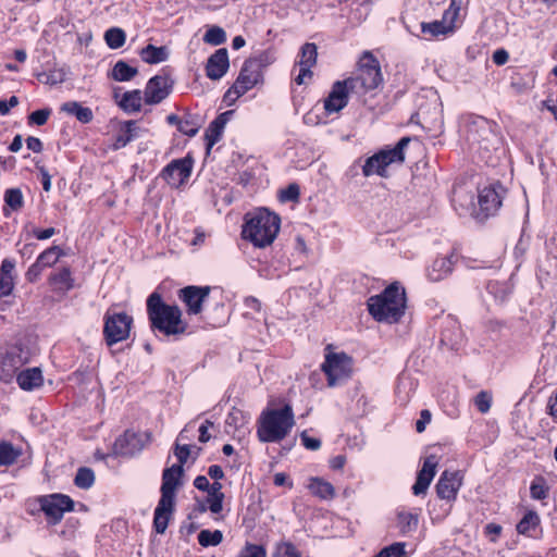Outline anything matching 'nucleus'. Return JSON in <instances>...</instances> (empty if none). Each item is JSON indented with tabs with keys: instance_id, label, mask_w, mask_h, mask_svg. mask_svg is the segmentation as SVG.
I'll return each mask as SVG.
<instances>
[{
	"instance_id": "nucleus-1",
	"label": "nucleus",
	"mask_w": 557,
	"mask_h": 557,
	"mask_svg": "<svg viewBox=\"0 0 557 557\" xmlns=\"http://www.w3.org/2000/svg\"><path fill=\"white\" fill-rule=\"evenodd\" d=\"M281 227V218L265 208H259L245 215L242 235L255 247L270 246L276 238Z\"/></svg>"
},
{
	"instance_id": "nucleus-2",
	"label": "nucleus",
	"mask_w": 557,
	"mask_h": 557,
	"mask_svg": "<svg viewBox=\"0 0 557 557\" xmlns=\"http://www.w3.org/2000/svg\"><path fill=\"white\" fill-rule=\"evenodd\" d=\"M147 314L153 331L166 336L186 333L187 323L182 319L181 309L176 305L165 304L157 292L147 298Z\"/></svg>"
},
{
	"instance_id": "nucleus-3",
	"label": "nucleus",
	"mask_w": 557,
	"mask_h": 557,
	"mask_svg": "<svg viewBox=\"0 0 557 557\" xmlns=\"http://www.w3.org/2000/svg\"><path fill=\"white\" fill-rule=\"evenodd\" d=\"M184 469L182 465H173L163 470L161 497L154 509L153 528L158 534H163L175 508L176 490L183 484Z\"/></svg>"
},
{
	"instance_id": "nucleus-4",
	"label": "nucleus",
	"mask_w": 557,
	"mask_h": 557,
	"mask_svg": "<svg viewBox=\"0 0 557 557\" xmlns=\"http://www.w3.org/2000/svg\"><path fill=\"white\" fill-rule=\"evenodd\" d=\"M368 310L377 322L396 323L405 314L406 294L398 283H392L381 294L368 299Z\"/></svg>"
},
{
	"instance_id": "nucleus-5",
	"label": "nucleus",
	"mask_w": 557,
	"mask_h": 557,
	"mask_svg": "<svg viewBox=\"0 0 557 557\" xmlns=\"http://www.w3.org/2000/svg\"><path fill=\"white\" fill-rule=\"evenodd\" d=\"M295 425L294 411L289 404L280 409H268L259 418L257 430L261 443L283 441Z\"/></svg>"
},
{
	"instance_id": "nucleus-6",
	"label": "nucleus",
	"mask_w": 557,
	"mask_h": 557,
	"mask_svg": "<svg viewBox=\"0 0 557 557\" xmlns=\"http://www.w3.org/2000/svg\"><path fill=\"white\" fill-rule=\"evenodd\" d=\"M354 94H364L379 87L382 82L381 67L371 52L366 51L360 60L358 73L346 79Z\"/></svg>"
},
{
	"instance_id": "nucleus-7",
	"label": "nucleus",
	"mask_w": 557,
	"mask_h": 557,
	"mask_svg": "<svg viewBox=\"0 0 557 557\" xmlns=\"http://www.w3.org/2000/svg\"><path fill=\"white\" fill-rule=\"evenodd\" d=\"M133 318L126 312H114L109 309L103 317V337L109 347L129 337Z\"/></svg>"
},
{
	"instance_id": "nucleus-8",
	"label": "nucleus",
	"mask_w": 557,
	"mask_h": 557,
	"mask_svg": "<svg viewBox=\"0 0 557 557\" xmlns=\"http://www.w3.org/2000/svg\"><path fill=\"white\" fill-rule=\"evenodd\" d=\"M321 369L327 377V385L335 386L343 380L349 377L351 372V358L345 352H331L326 355Z\"/></svg>"
},
{
	"instance_id": "nucleus-9",
	"label": "nucleus",
	"mask_w": 557,
	"mask_h": 557,
	"mask_svg": "<svg viewBox=\"0 0 557 557\" xmlns=\"http://www.w3.org/2000/svg\"><path fill=\"white\" fill-rule=\"evenodd\" d=\"M174 79L162 70L161 74L151 77L145 88V102L147 104H158L162 102L172 91Z\"/></svg>"
},
{
	"instance_id": "nucleus-10",
	"label": "nucleus",
	"mask_w": 557,
	"mask_h": 557,
	"mask_svg": "<svg viewBox=\"0 0 557 557\" xmlns=\"http://www.w3.org/2000/svg\"><path fill=\"white\" fill-rule=\"evenodd\" d=\"M40 508L51 523L57 524L62 520L64 512L73 510L74 502L67 495L53 494L40 499Z\"/></svg>"
},
{
	"instance_id": "nucleus-11",
	"label": "nucleus",
	"mask_w": 557,
	"mask_h": 557,
	"mask_svg": "<svg viewBox=\"0 0 557 557\" xmlns=\"http://www.w3.org/2000/svg\"><path fill=\"white\" fill-rule=\"evenodd\" d=\"M255 61H245L239 75L233 86L227 90L226 96L235 95L238 98L250 90L262 81V73L257 70Z\"/></svg>"
},
{
	"instance_id": "nucleus-12",
	"label": "nucleus",
	"mask_w": 557,
	"mask_h": 557,
	"mask_svg": "<svg viewBox=\"0 0 557 557\" xmlns=\"http://www.w3.org/2000/svg\"><path fill=\"white\" fill-rule=\"evenodd\" d=\"M193 164V159L189 157L173 160L162 171V177L169 185L177 188L189 178Z\"/></svg>"
},
{
	"instance_id": "nucleus-13",
	"label": "nucleus",
	"mask_w": 557,
	"mask_h": 557,
	"mask_svg": "<svg viewBox=\"0 0 557 557\" xmlns=\"http://www.w3.org/2000/svg\"><path fill=\"white\" fill-rule=\"evenodd\" d=\"M210 286H186L178 292V298L187 307L188 314H199L202 311V305L209 297Z\"/></svg>"
},
{
	"instance_id": "nucleus-14",
	"label": "nucleus",
	"mask_w": 557,
	"mask_h": 557,
	"mask_svg": "<svg viewBox=\"0 0 557 557\" xmlns=\"http://www.w3.org/2000/svg\"><path fill=\"white\" fill-rule=\"evenodd\" d=\"M462 480L463 476L460 471L445 470L435 485L436 495L441 499L454 502L462 485Z\"/></svg>"
},
{
	"instance_id": "nucleus-15",
	"label": "nucleus",
	"mask_w": 557,
	"mask_h": 557,
	"mask_svg": "<svg viewBox=\"0 0 557 557\" xmlns=\"http://www.w3.org/2000/svg\"><path fill=\"white\" fill-rule=\"evenodd\" d=\"M505 194L506 189L498 182L481 189L479 193V205L481 210L484 211L486 215L497 212L503 203Z\"/></svg>"
},
{
	"instance_id": "nucleus-16",
	"label": "nucleus",
	"mask_w": 557,
	"mask_h": 557,
	"mask_svg": "<svg viewBox=\"0 0 557 557\" xmlns=\"http://www.w3.org/2000/svg\"><path fill=\"white\" fill-rule=\"evenodd\" d=\"M350 85L346 79L335 82L324 100V110L330 114L339 112L347 106Z\"/></svg>"
},
{
	"instance_id": "nucleus-17",
	"label": "nucleus",
	"mask_w": 557,
	"mask_h": 557,
	"mask_svg": "<svg viewBox=\"0 0 557 557\" xmlns=\"http://www.w3.org/2000/svg\"><path fill=\"white\" fill-rule=\"evenodd\" d=\"M143 435L125 431L113 444V453L117 456L132 457L144 448Z\"/></svg>"
},
{
	"instance_id": "nucleus-18",
	"label": "nucleus",
	"mask_w": 557,
	"mask_h": 557,
	"mask_svg": "<svg viewBox=\"0 0 557 557\" xmlns=\"http://www.w3.org/2000/svg\"><path fill=\"white\" fill-rule=\"evenodd\" d=\"M300 59L298 61L299 74L296 76L295 82L297 85H302L306 83V79L312 78L311 69L317 63L318 58V47L315 44L307 42L300 49Z\"/></svg>"
},
{
	"instance_id": "nucleus-19",
	"label": "nucleus",
	"mask_w": 557,
	"mask_h": 557,
	"mask_svg": "<svg viewBox=\"0 0 557 557\" xmlns=\"http://www.w3.org/2000/svg\"><path fill=\"white\" fill-rule=\"evenodd\" d=\"M437 459L434 455L425 458L421 470L417 474V480L412 486V493L416 496L425 494L433 478L436 474Z\"/></svg>"
},
{
	"instance_id": "nucleus-20",
	"label": "nucleus",
	"mask_w": 557,
	"mask_h": 557,
	"mask_svg": "<svg viewBox=\"0 0 557 557\" xmlns=\"http://www.w3.org/2000/svg\"><path fill=\"white\" fill-rule=\"evenodd\" d=\"M228 67L227 49L220 48L209 57L206 65V75L212 81H219L226 74Z\"/></svg>"
},
{
	"instance_id": "nucleus-21",
	"label": "nucleus",
	"mask_w": 557,
	"mask_h": 557,
	"mask_svg": "<svg viewBox=\"0 0 557 557\" xmlns=\"http://www.w3.org/2000/svg\"><path fill=\"white\" fill-rule=\"evenodd\" d=\"M24 363L25 360L22 358L21 349L12 348L8 350L0 361V380L5 383L10 382Z\"/></svg>"
},
{
	"instance_id": "nucleus-22",
	"label": "nucleus",
	"mask_w": 557,
	"mask_h": 557,
	"mask_svg": "<svg viewBox=\"0 0 557 557\" xmlns=\"http://www.w3.org/2000/svg\"><path fill=\"white\" fill-rule=\"evenodd\" d=\"M490 138L496 140V136L493 134L491 127L487 124V121L483 117H479L473 121V123L469 126L468 131V139L474 145L479 146V149H488L487 143Z\"/></svg>"
},
{
	"instance_id": "nucleus-23",
	"label": "nucleus",
	"mask_w": 557,
	"mask_h": 557,
	"mask_svg": "<svg viewBox=\"0 0 557 557\" xmlns=\"http://www.w3.org/2000/svg\"><path fill=\"white\" fill-rule=\"evenodd\" d=\"M457 259L458 257L454 252L446 257L435 259L428 269L426 275L429 280L432 282H440L447 277L453 272Z\"/></svg>"
},
{
	"instance_id": "nucleus-24",
	"label": "nucleus",
	"mask_w": 557,
	"mask_h": 557,
	"mask_svg": "<svg viewBox=\"0 0 557 557\" xmlns=\"http://www.w3.org/2000/svg\"><path fill=\"white\" fill-rule=\"evenodd\" d=\"M234 114L233 110L225 111L219 114L208 126L206 129L205 138L207 151L209 152L211 148L221 139L223 135V131L231 116Z\"/></svg>"
},
{
	"instance_id": "nucleus-25",
	"label": "nucleus",
	"mask_w": 557,
	"mask_h": 557,
	"mask_svg": "<svg viewBox=\"0 0 557 557\" xmlns=\"http://www.w3.org/2000/svg\"><path fill=\"white\" fill-rule=\"evenodd\" d=\"M410 137H403L396 144V146L392 149H383L376 154L379 156V160L381 164L386 168L392 163H403L405 161V149L410 143Z\"/></svg>"
},
{
	"instance_id": "nucleus-26",
	"label": "nucleus",
	"mask_w": 557,
	"mask_h": 557,
	"mask_svg": "<svg viewBox=\"0 0 557 557\" xmlns=\"http://www.w3.org/2000/svg\"><path fill=\"white\" fill-rule=\"evenodd\" d=\"M139 127L136 121L129 120L121 124L120 131L115 136L112 148L119 150L127 146L132 140L138 137Z\"/></svg>"
},
{
	"instance_id": "nucleus-27",
	"label": "nucleus",
	"mask_w": 557,
	"mask_h": 557,
	"mask_svg": "<svg viewBox=\"0 0 557 557\" xmlns=\"http://www.w3.org/2000/svg\"><path fill=\"white\" fill-rule=\"evenodd\" d=\"M16 381L18 386L24 391H33L40 387L44 383L42 372L39 368H30L21 371Z\"/></svg>"
},
{
	"instance_id": "nucleus-28",
	"label": "nucleus",
	"mask_w": 557,
	"mask_h": 557,
	"mask_svg": "<svg viewBox=\"0 0 557 557\" xmlns=\"http://www.w3.org/2000/svg\"><path fill=\"white\" fill-rule=\"evenodd\" d=\"M61 111L69 115H74L81 123H90L94 119L92 110L88 107H83L77 101H67L61 106Z\"/></svg>"
},
{
	"instance_id": "nucleus-29",
	"label": "nucleus",
	"mask_w": 557,
	"mask_h": 557,
	"mask_svg": "<svg viewBox=\"0 0 557 557\" xmlns=\"http://www.w3.org/2000/svg\"><path fill=\"white\" fill-rule=\"evenodd\" d=\"M454 28L455 25H453L448 20H444V17L441 21L421 23V32L430 38L447 35L448 33H451Z\"/></svg>"
},
{
	"instance_id": "nucleus-30",
	"label": "nucleus",
	"mask_w": 557,
	"mask_h": 557,
	"mask_svg": "<svg viewBox=\"0 0 557 557\" xmlns=\"http://www.w3.org/2000/svg\"><path fill=\"white\" fill-rule=\"evenodd\" d=\"M419 525V515L400 510L397 512V528L403 535H410L417 531Z\"/></svg>"
},
{
	"instance_id": "nucleus-31",
	"label": "nucleus",
	"mask_w": 557,
	"mask_h": 557,
	"mask_svg": "<svg viewBox=\"0 0 557 557\" xmlns=\"http://www.w3.org/2000/svg\"><path fill=\"white\" fill-rule=\"evenodd\" d=\"M139 55L148 64H158L168 59L169 51L164 46L157 47L149 44L139 51Z\"/></svg>"
},
{
	"instance_id": "nucleus-32",
	"label": "nucleus",
	"mask_w": 557,
	"mask_h": 557,
	"mask_svg": "<svg viewBox=\"0 0 557 557\" xmlns=\"http://www.w3.org/2000/svg\"><path fill=\"white\" fill-rule=\"evenodd\" d=\"M308 488L312 495L321 499H332L335 496L334 486L321 478H311Z\"/></svg>"
},
{
	"instance_id": "nucleus-33",
	"label": "nucleus",
	"mask_w": 557,
	"mask_h": 557,
	"mask_svg": "<svg viewBox=\"0 0 557 557\" xmlns=\"http://www.w3.org/2000/svg\"><path fill=\"white\" fill-rule=\"evenodd\" d=\"M143 96L139 89L126 91L119 101L120 108L126 113L139 112L141 109Z\"/></svg>"
},
{
	"instance_id": "nucleus-34",
	"label": "nucleus",
	"mask_w": 557,
	"mask_h": 557,
	"mask_svg": "<svg viewBox=\"0 0 557 557\" xmlns=\"http://www.w3.org/2000/svg\"><path fill=\"white\" fill-rule=\"evenodd\" d=\"M136 67L128 65L125 61H117L111 72L112 79L116 82H128L137 75Z\"/></svg>"
},
{
	"instance_id": "nucleus-35",
	"label": "nucleus",
	"mask_w": 557,
	"mask_h": 557,
	"mask_svg": "<svg viewBox=\"0 0 557 557\" xmlns=\"http://www.w3.org/2000/svg\"><path fill=\"white\" fill-rule=\"evenodd\" d=\"M21 455L22 450L15 448L12 443L0 442V467L13 465Z\"/></svg>"
},
{
	"instance_id": "nucleus-36",
	"label": "nucleus",
	"mask_w": 557,
	"mask_h": 557,
	"mask_svg": "<svg viewBox=\"0 0 557 557\" xmlns=\"http://www.w3.org/2000/svg\"><path fill=\"white\" fill-rule=\"evenodd\" d=\"M540 524V517L537 512L530 510L517 524V532L519 534L529 535L531 530H534Z\"/></svg>"
},
{
	"instance_id": "nucleus-37",
	"label": "nucleus",
	"mask_w": 557,
	"mask_h": 557,
	"mask_svg": "<svg viewBox=\"0 0 557 557\" xmlns=\"http://www.w3.org/2000/svg\"><path fill=\"white\" fill-rule=\"evenodd\" d=\"M104 40L109 48L119 49L126 40V34L122 28L111 27L104 33Z\"/></svg>"
},
{
	"instance_id": "nucleus-38",
	"label": "nucleus",
	"mask_w": 557,
	"mask_h": 557,
	"mask_svg": "<svg viewBox=\"0 0 557 557\" xmlns=\"http://www.w3.org/2000/svg\"><path fill=\"white\" fill-rule=\"evenodd\" d=\"M197 537L202 547L218 546L223 541V533L220 530L210 531L205 529L198 533Z\"/></svg>"
},
{
	"instance_id": "nucleus-39",
	"label": "nucleus",
	"mask_w": 557,
	"mask_h": 557,
	"mask_svg": "<svg viewBox=\"0 0 557 557\" xmlns=\"http://www.w3.org/2000/svg\"><path fill=\"white\" fill-rule=\"evenodd\" d=\"M4 202L12 211H18L24 206L23 193L20 188H9L4 193Z\"/></svg>"
},
{
	"instance_id": "nucleus-40",
	"label": "nucleus",
	"mask_w": 557,
	"mask_h": 557,
	"mask_svg": "<svg viewBox=\"0 0 557 557\" xmlns=\"http://www.w3.org/2000/svg\"><path fill=\"white\" fill-rule=\"evenodd\" d=\"M63 256V251L59 246H52L45 251H42L38 258L37 261L44 267H52L58 262L60 257Z\"/></svg>"
},
{
	"instance_id": "nucleus-41",
	"label": "nucleus",
	"mask_w": 557,
	"mask_h": 557,
	"mask_svg": "<svg viewBox=\"0 0 557 557\" xmlns=\"http://www.w3.org/2000/svg\"><path fill=\"white\" fill-rule=\"evenodd\" d=\"M95 482V473L90 468L82 467L77 470L74 484L83 490H88Z\"/></svg>"
},
{
	"instance_id": "nucleus-42",
	"label": "nucleus",
	"mask_w": 557,
	"mask_h": 557,
	"mask_svg": "<svg viewBox=\"0 0 557 557\" xmlns=\"http://www.w3.org/2000/svg\"><path fill=\"white\" fill-rule=\"evenodd\" d=\"M362 173L364 176H371L373 174H377L382 177L386 176V170L381 164L376 153L366 160V163L362 166Z\"/></svg>"
},
{
	"instance_id": "nucleus-43",
	"label": "nucleus",
	"mask_w": 557,
	"mask_h": 557,
	"mask_svg": "<svg viewBox=\"0 0 557 557\" xmlns=\"http://www.w3.org/2000/svg\"><path fill=\"white\" fill-rule=\"evenodd\" d=\"M203 41L213 46L222 45L226 41V33L220 26H212L206 32Z\"/></svg>"
},
{
	"instance_id": "nucleus-44",
	"label": "nucleus",
	"mask_w": 557,
	"mask_h": 557,
	"mask_svg": "<svg viewBox=\"0 0 557 557\" xmlns=\"http://www.w3.org/2000/svg\"><path fill=\"white\" fill-rule=\"evenodd\" d=\"M186 429H184L177 440H176V443H175V448H174V455L176 456L177 460H178V463L177 465H182V467L184 466V463L187 461L188 457L190 456V446L187 445V444H180V441H183L185 440V433Z\"/></svg>"
},
{
	"instance_id": "nucleus-45",
	"label": "nucleus",
	"mask_w": 557,
	"mask_h": 557,
	"mask_svg": "<svg viewBox=\"0 0 557 557\" xmlns=\"http://www.w3.org/2000/svg\"><path fill=\"white\" fill-rule=\"evenodd\" d=\"M50 281L55 285H61L65 289L73 287V278L71 276V270L66 267L62 268L59 272L50 276Z\"/></svg>"
},
{
	"instance_id": "nucleus-46",
	"label": "nucleus",
	"mask_w": 557,
	"mask_h": 557,
	"mask_svg": "<svg viewBox=\"0 0 557 557\" xmlns=\"http://www.w3.org/2000/svg\"><path fill=\"white\" fill-rule=\"evenodd\" d=\"M273 557H301V553L290 542H281L276 545Z\"/></svg>"
},
{
	"instance_id": "nucleus-47",
	"label": "nucleus",
	"mask_w": 557,
	"mask_h": 557,
	"mask_svg": "<svg viewBox=\"0 0 557 557\" xmlns=\"http://www.w3.org/2000/svg\"><path fill=\"white\" fill-rule=\"evenodd\" d=\"M531 497L534 499H545L548 495V488L542 478L535 479L530 486Z\"/></svg>"
},
{
	"instance_id": "nucleus-48",
	"label": "nucleus",
	"mask_w": 557,
	"mask_h": 557,
	"mask_svg": "<svg viewBox=\"0 0 557 557\" xmlns=\"http://www.w3.org/2000/svg\"><path fill=\"white\" fill-rule=\"evenodd\" d=\"M380 552L383 553L384 557H408L406 552V543L403 542L393 543L382 548Z\"/></svg>"
},
{
	"instance_id": "nucleus-49",
	"label": "nucleus",
	"mask_w": 557,
	"mask_h": 557,
	"mask_svg": "<svg viewBox=\"0 0 557 557\" xmlns=\"http://www.w3.org/2000/svg\"><path fill=\"white\" fill-rule=\"evenodd\" d=\"M247 61H255L257 70L262 73V69L274 62V55L271 51L265 50L253 58H249Z\"/></svg>"
},
{
	"instance_id": "nucleus-50",
	"label": "nucleus",
	"mask_w": 557,
	"mask_h": 557,
	"mask_svg": "<svg viewBox=\"0 0 557 557\" xmlns=\"http://www.w3.org/2000/svg\"><path fill=\"white\" fill-rule=\"evenodd\" d=\"M50 114L51 110L48 108L36 110L28 115V124H34L38 126L45 125Z\"/></svg>"
},
{
	"instance_id": "nucleus-51",
	"label": "nucleus",
	"mask_w": 557,
	"mask_h": 557,
	"mask_svg": "<svg viewBox=\"0 0 557 557\" xmlns=\"http://www.w3.org/2000/svg\"><path fill=\"white\" fill-rule=\"evenodd\" d=\"M299 194H300L299 186L297 184L293 183L280 191V200L283 202L297 201L299 198Z\"/></svg>"
},
{
	"instance_id": "nucleus-52",
	"label": "nucleus",
	"mask_w": 557,
	"mask_h": 557,
	"mask_svg": "<svg viewBox=\"0 0 557 557\" xmlns=\"http://www.w3.org/2000/svg\"><path fill=\"white\" fill-rule=\"evenodd\" d=\"M474 404L481 413H486L491 408L492 396L487 392L482 391L475 396Z\"/></svg>"
},
{
	"instance_id": "nucleus-53",
	"label": "nucleus",
	"mask_w": 557,
	"mask_h": 557,
	"mask_svg": "<svg viewBox=\"0 0 557 557\" xmlns=\"http://www.w3.org/2000/svg\"><path fill=\"white\" fill-rule=\"evenodd\" d=\"M239 557H267V550L262 545L248 543Z\"/></svg>"
},
{
	"instance_id": "nucleus-54",
	"label": "nucleus",
	"mask_w": 557,
	"mask_h": 557,
	"mask_svg": "<svg viewBox=\"0 0 557 557\" xmlns=\"http://www.w3.org/2000/svg\"><path fill=\"white\" fill-rule=\"evenodd\" d=\"M460 7L461 0H451L448 9L443 14L444 20H448L453 25H455V22L459 15Z\"/></svg>"
},
{
	"instance_id": "nucleus-55",
	"label": "nucleus",
	"mask_w": 557,
	"mask_h": 557,
	"mask_svg": "<svg viewBox=\"0 0 557 557\" xmlns=\"http://www.w3.org/2000/svg\"><path fill=\"white\" fill-rule=\"evenodd\" d=\"M177 129L184 135L193 137L198 133L199 125H197L191 119H184L181 121Z\"/></svg>"
},
{
	"instance_id": "nucleus-56",
	"label": "nucleus",
	"mask_w": 557,
	"mask_h": 557,
	"mask_svg": "<svg viewBox=\"0 0 557 557\" xmlns=\"http://www.w3.org/2000/svg\"><path fill=\"white\" fill-rule=\"evenodd\" d=\"M223 499L224 494H220L218 496H208L207 503L208 508L212 513H219L223 509Z\"/></svg>"
},
{
	"instance_id": "nucleus-57",
	"label": "nucleus",
	"mask_w": 557,
	"mask_h": 557,
	"mask_svg": "<svg viewBox=\"0 0 557 557\" xmlns=\"http://www.w3.org/2000/svg\"><path fill=\"white\" fill-rule=\"evenodd\" d=\"M14 288L13 276L0 275V297L9 296Z\"/></svg>"
},
{
	"instance_id": "nucleus-58",
	"label": "nucleus",
	"mask_w": 557,
	"mask_h": 557,
	"mask_svg": "<svg viewBox=\"0 0 557 557\" xmlns=\"http://www.w3.org/2000/svg\"><path fill=\"white\" fill-rule=\"evenodd\" d=\"M44 269H45V268H44V267H42V265H41V264L36 260V262H35V263H33V264L28 268V270H27V272H26V274H25L26 280H27L28 282H30V283L36 282V281L38 280V277L40 276V274H41V272H42V270H44Z\"/></svg>"
},
{
	"instance_id": "nucleus-59",
	"label": "nucleus",
	"mask_w": 557,
	"mask_h": 557,
	"mask_svg": "<svg viewBox=\"0 0 557 557\" xmlns=\"http://www.w3.org/2000/svg\"><path fill=\"white\" fill-rule=\"evenodd\" d=\"M302 445L310 450H317L321 447V441L319 438L310 437L306 431L300 435Z\"/></svg>"
},
{
	"instance_id": "nucleus-60",
	"label": "nucleus",
	"mask_w": 557,
	"mask_h": 557,
	"mask_svg": "<svg viewBox=\"0 0 557 557\" xmlns=\"http://www.w3.org/2000/svg\"><path fill=\"white\" fill-rule=\"evenodd\" d=\"M431 418H432V414L428 409L421 410L420 418L416 422V430L418 433H422L425 430L426 424H429L431 422Z\"/></svg>"
},
{
	"instance_id": "nucleus-61",
	"label": "nucleus",
	"mask_w": 557,
	"mask_h": 557,
	"mask_svg": "<svg viewBox=\"0 0 557 557\" xmlns=\"http://www.w3.org/2000/svg\"><path fill=\"white\" fill-rule=\"evenodd\" d=\"M245 307L250 311H247L246 314H253V312L259 313L261 311V302L255 297H247L245 299Z\"/></svg>"
},
{
	"instance_id": "nucleus-62",
	"label": "nucleus",
	"mask_w": 557,
	"mask_h": 557,
	"mask_svg": "<svg viewBox=\"0 0 557 557\" xmlns=\"http://www.w3.org/2000/svg\"><path fill=\"white\" fill-rule=\"evenodd\" d=\"M26 146L29 150L36 152V153H39L42 151L44 149V146H42V143L39 138L37 137H33V136H29L27 139H26Z\"/></svg>"
},
{
	"instance_id": "nucleus-63",
	"label": "nucleus",
	"mask_w": 557,
	"mask_h": 557,
	"mask_svg": "<svg viewBox=\"0 0 557 557\" xmlns=\"http://www.w3.org/2000/svg\"><path fill=\"white\" fill-rule=\"evenodd\" d=\"M15 268V262L11 259H4L0 267V275L12 276V272Z\"/></svg>"
},
{
	"instance_id": "nucleus-64",
	"label": "nucleus",
	"mask_w": 557,
	"mask_h": 557,
	"mask_svg": "<svg viewBox=\"0 0 557 557\" xmlns=\"http://www.w3.org/2000/svg\"><path fill=\"white\" fill-rule=\"evenodd\" d=\"M33 234L37 239L45 240L55 234V228L54 227H49V228H45V230L35 228L33 231Z\"/></svg>"
}]
</instances>
